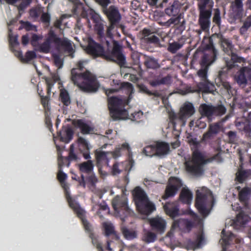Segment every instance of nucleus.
<instances>
[{
    "label": "nucleus",
    "instance_id": "obj_23",
    "mask_svg": "<svg viewBox=\"0 0 251 251\" xmlns=\"http://www.w3.org/2000/svg\"><path fill=\"white\" fill-rule=\"evenodd\" d=\"M66 198L69 203V206L74 210V212L77 215L78 217H82V214H84L85 211L81 208L80 205L76 201L72 198L67 191L66 192Z\"/></svg>",
    "mask_w": 251,
    "mask_h": 251
},
{
    "label": "nucleus",
    "instance_id": "obj_38",
    "mask_svg": "<svg viewBox=\"0 0 251 251\" xmlns=\"http://www.w3.org/2000/svg\"><path fill=\"white\" fill-rule=\"evenodd\" d=\"M94 165L91 160H88L78 165L79 170L81 172L89 174L93 172Z\"/></svg>",
    "mask_w": 251,
    "mask_h": 251
},
{
    "label": "nucleus",
    "instance_id": "obj_37",
    "mask_svg": "<svg viewBox=\"0 0 251 251\" xmlns=\"http://www.w3.org/2000/svg\"><path fill=\"white\" fill-rule=\"evenodd\" d=\"M198 11H212L214 6L213 0H197Z\"/></svg>",
    "mask_w": 251,
    "mask_h": 251
},
{
    "label": "nucleus",
    "instance_id": "obj_35",
    "mask_svg": "<svg viewBox=\"0 0 251 251\" xmlns=\"http://www.w3.org/2000/svg\"><path fill=\"white\" fill-rule=\"evenodd\" d=\"M246 70H247V67L242 68L235 77L236 82L240 86L245 87L247 83Z\"/></svg>",
    "mask_w": 251,
    "mask_h": 251
},
{
    "label": "nucleus",
    "instance_id": "obj_43",
    "mask_svg": "<svg viewBox=\"0 0 251 251\" xmlns=\"http://www.w3.org/2000/svg\"><path fill=\"white\" fill-rule=\"evenodd\" d=\"M121 231L125 239L131 240L137 237V232L133 229H129L126 226L121 227Z\"/></svg>",
    "mask_w": 251,
    "mask_h": 251
},
{
    "label": "nucleus",
    "instance_id": "obj_30",
    "mask_svg": "<svg viewBox=\"0 0 251 251\" xmlns=\"http://www.w3.org/2000/svg\"><path fill=\"white\" fill-rule=\"evenodd\" d=\"M78 159L77 156L75 153L74 151V146L71 145L70 146V151L68 157H64L63 156H60L58 157V166L59 167H62L64 165L63 161H66L67 163V167L70 166V162L72 161H77Z\"/></svg>",
    "mask_w": 251,
    "mask_h": 251
},
{
    "label": "nucleus",
    "instance_id": "obj_10",
    "mask_svg": "<svg viewBox=\"0 0 251 251\" xmlns=\"http://www.w3.org/2000/svg\"><path fill=\"white\" fill-rule=\"evenodd\" d=\"M217 51L215 49L208 53H205L201 57L200 65L201 68L198 72V75L202 80H207V73L208 67L216 59Z\"/></svg>",
    "mask_w": 251,
    "mask_h": 251
},
{
    "label": "nucleus",
    "instance_id": "obj_60",
    "mask_svg": "<svg viewBox=\"0 0 251 251\" xmlns=\"http://www.w3.org/2000/svg\"><path fill=\"white\" fill-rule=\"evenodd\" d=\"M81 221L82 225L84 226L85 230L87 231L88 233H91V225L90 223L88 222V221L85 218V212L84 214H82V217H78Z\"/></svg>",
    "mask_w": 251,
    "mask_h": 251
},
{
    "label": "nucleus",
    "instance_id": "obj_51",
    "mask_svg": "<svg viewBox=\"0 0 251 251\" xmlns=\"http://www.w3.org/2000/svg\"><path fill=\"white\" fill-rule=\"evenodd\" d=\"M183 44L179 43L178 42H174L170 43L168 47V50L172 53H175L178 50L180 49L183 47Z\"/></svg>",
    "mask_w": 251,
    "mask_h": 251
},
{
    "label": "nucleus",
    "instance_id": "obj_28",
    "mask_svg": "<svg viewBox=\"0 0 251 251\" xmlns=\"http://www.w3.org/2000/svg\"><path fill=\"white\" fill-rule=\"evenodd\" d=\"M117 25H112L109 24V25L107 27L105 35L103 38L102 44L105 45L108 48L111 47V44H114V42L116 41L114 39L113 35L112 30Z\"/></svg>",
    "mask_w": 251,
    "mask_h": 251
},
{
    "label": "nucleus",
    "instance_id": "obj_61",
    "mask_svg": "<svg viewBox=\"0 0 251 251\" xmlns=\"http://www.w3.org/2000/svg\"><path fill=\"white\" fill-rule=\"evenodd\" d=\"M81 221L82 225L84 226L85 230L87 231L88 233H91V225L90 223L88 222V221L85 218V212L84 214H82V217H78Z\"/></svg>",
    "mask_w": 251,
    "mask_h": 251
},
{
    "label": "nucleus",
    "instance_id": "obj_1",
    "mask_svg": "<svg viewBox=\"0 0 251 251\" xmlns=\"http://www.w3.org/2000/svg\"><path fill=\"white\" fill-rule=\"evenodd\" d=\"M87 60H79L75 67L71 70V80L84 92L95 93L98 91L100 84L96 76L85 69Z\"/></svg>",
    "mask_w": 251,
    "mask_h": 251
},
{
    "label": "nucleus",
    "instance_id": "obj_3",
    "mask_svg": "<svg viewBox=\"0 0 251 251\" xmlns=\"http://www.w3.org/2000/svg\"><path fill=\"white\" fill-rule=\"evenodd\" d=\"M53 44L55 48L57 50L64 49L68 51L73 50V48L70 41L67 38H61L59 37L52 30H50L48 33V36L45 41L39 46L40 51L45 53H48L51 49V45Z\"/></svg>",
    "mask_w": 251,
    "mask_h": 251
},
{
    "label": "nucleus",
    "instance_id": "obj_53",
    "mask_svg": "<svg viewBox=\"0 0 251 251\" xmlns=\"http://www.w3.org/2000/svg\"><path fill=\"white\" fill-rule=\"evenodd\" d=\"M58 167L59 169L57 173V177L63 188L66 191V184H65V181L67 178V175L62 172L61 170L62 167H59V166Z\"/></svg>",
    "mask_w": 251,
    "mask_h": 251
},
{
    "label": "nucleus",
    "instance_id": "obj_8",
    "mask_svg": "<svg viewBox=\"0 0 251 251\" xmlns=\"http://www.w3.org/2000/svg\"><path fill=\"white\" fill-rule=\"evenodd\" d=\"M112 205L117 216L120 217L123 222H125V218L131 216L133 211L129 207L127 201L125 198L116 196L112 201Z\"/></svg>",
    "mask_w": 251,
    "mask_h": 251
},
{
    "label": "nucleus",
    "instance_id": "obj_25",
    "mask_svg": "<svg viewBox=\"0 0 251 251\" xmlns=\"http://www.w3.org/2000/svg\"><path fill=\"white\" fill-rule=\"evenodd\" d=\"M250 219L251 218L249 215L241 211L237 215L236 219L233 220V226L234 228L239 229L241 227L245 226Z\"/></svg>",
    "mask_w": 251,
    "mask_h": 251
},
{
    "label": "nucleus",
    "instance_id": "obj_4",
    "mask_svg": "<svg viewBox=\"0 0 251 251\" xmlns=\"http://www.w3.org/2000/svg\"><path fill=\"white\" fill-rule=\"evenodd\" d=\"M133 196L137 209L140 214L148 216L155 210V205L149 200L145 191L140 187L135 188Z\"/></svg>",
    "mask_w": 251,
    "mask_h": 251
},
{
    "label": "nucleus",
    "instance_id": "obj_47",
    "mask_svg": "<svg viewBox=\"0 0 251 251\" xmlns=\"http://www.w3.org/2000/svg\"><path fill=\"white\" fill-rule=\"evenodd\" d=\"M241 22L243 23V25L240 28L239 32L241 35H243L247 33L251 27V15H249L245 20Z\"/></svg>",
    "mask_w": 251,
    "mask_h": 251
},
{
    "label": "nucleus",
    "instance_id": "obj_59",
    "mask_svg": "<svg viewBox=\"0 0 251 251\" xmlns=\"http://www.w3.org/2000/svg\"><path fill=\"white\" fill-rule=\"evenodd\" d=\"M86 181L92 186H94L98 182V178L92 172L88 174V176L86 177Z\"/></svg>",
    "mask_w": 251,
    "mask_h": 251
},
{
    "label": "nucleus",
    "instance_id": "obj_29",
    "mask_svg": "<svg viewBox=\"0 0 251 251\" xmlns=\"http://www.w3.org/2000/svg\"><path fill=\"white\" fill-rule=\"evenodd\" d=\"M156 155L163 156L168 154L170 151L169 145L163 141H157L154 144Z\"/></svg>",
    "mask_w": 251,
    "mask_h": 251
},
{
    "label": "nucleus",
    "instance_id": "obj_2",
    "mask_svg": "<svg viewBox=\"0 0 251 251\" xmlns=\"http://www.w3.org/2000/svg\"><path fill=\"white\" fill-rule=\"evenodd\" d=\"M208 161L204 154L198 149H195L192 151L191 156L184 162L185 171L193 177H200L204 174V166Z\"/></svg>",
    "mask_w": 251,
    "mask_h": 251
},
{
    "label": "nucleus",
    "instance_id": "obj_20",
    "mask_svg": "<svg viewBox=\"0 0 251 251\" xmlns=\"http://www.w3.org/2000/svg\"><path fill=\"white\" fill-rule=\"evenodd\" d=\"M194 226V223L192 221L184 219H179L173 222L171 230L172 231L178 229L182 232H188Z\"/></svg>",
    "mask_w": 251,
    "mask_h": 251
},
{
    "label": "nucleus",
    "instance_id": "obj_45",
    "mask_svg": "<svg viewBox=\"0 0 251 251\" xmlns=\"http://www.w3.org/2000/svg\"><path fill=\"white\" fill-rule=\"evenodd\" d=\"M204 239L203 233L201 232L197 235V239L195 241H191L189 243V245L192 249L195 250L201 247Z\"/></svg>",
    "mask_w": 251,
    "mask_h": 251
},
{
    "label": "nucleus",
    "instance_id": "obj_33",
    "mask_svg": "<svg viewBox=\"0 0 251 251\" xmlns=\"http://www.w3.org/2000/svg\"><path fill=\"white\" fill-rule=\"evenodd\" d=\"M180 4L178 1H174L173 3L165 10V13L172 17H175L180 13Z\"/></svg>",
    "mask_w": 251,
    "mask_h": 251
},
{
    "label": "nucleus",
    "instance_id": "obj_21",
    "mask_svg": "<svg viewBox=\"0 0 251 251\" xmlns=\"http://www.w3.org/2000/svg\"><path fill=\"white\" fill-rule=\"evenodd\" d=\"M149 223L152 230L162 234L165 231L166 222L162 218L156 216L149 219Z\"/></svg>",
    "mask_w": 251,
    "mask_h": 251
},
{
    "label": "nucleus",
    "instance_id": "obj_46",
    "mask_svg": "<svg viewBox=\"0 0 251 251\" xmlns=\"http://www.w3.org/2000/svg\"><path fill=\"white\" fill-rule=\"evenodd\" d=\"M251 192V189L246 187L243 188L239 193V200L241 202L246 203Z\"/></svg>",
    "mask_w": 251,
    "mask_h": 251
},
{
    "label": "nucleus",
    "instance_id": "obj_26",
    "mask_svg": "<svg viewBox=\"0 0 251 251\" xmlns=\"http://www.w3.org/2000/svg\"><path fill=\"white\" fill-rule=\"evenodd\" d=\"M163 208L166 214L174 218L179 215V207L176 202H168L163 206Z\"/></svg>",
    "mask_w": 251,
    "mask_h": 251
},
{
    "label": "nucleus",
    "instance_id": "obj_11",
    "mask_svg": "<svg viewBox=\"0 0 251 251\" xmlns=\"http://www.w3.org/2000/svg\"><path fill=\"white\" fill-rule=\"evenodd\" d=\"M104 58L107 61L115 62L121 67L124 66L126 63V57L122 53V47L118 41H115L114 44H113L111 52H105Z\"/></svg>",
    "mask_w": 251,
    "mask_h": 251
},
{
    "label": "nucleus",
    "instance_id": "obj_6",
    "mask_svg": "<svg viewBox=\"0 0 251 251\" xmlns=\"http://www.w3.org/2000/svg\"><path fill=\"white\" fill-rule=\"evenodd\" d=\"M195 108L190 102L185 103L176 114L174 112L169 113L170 122L174 128L177 125L183 126L185 125L187 119L195 113Z\"/></svg>",
    "mask_w": 251,
    "mask_h": 251
},
{
    "label": "nucleus",
    "instance_id": "obj_17",
    "mask_svg": "<svg viewBox=\"0 0 251 251\" xmlns=\"http://www.w3.org/2000/svg\"><path fill=\"white\" fill-rule=\"evenodd\" d=\"M90 15V19L94 24V30L98 35V37L101 42H103V38H104V21L99 14L94 11L91 12Z\"/></svg>",
    "mask_w": 251,
    "mask_h": 251
},
{
    "label": "nucleus",
    "instance_id": "obj_16",
    "mask_svg": "<svg viewBox=\"0 0 251 251\" xmlns=\"http://www.w3.org/2000/svg\"><path fill=\"white\" fill-rule=\"evenodd\" d=\"M182 186V181L179 178L175 176L171 177L162 198L166 200L170 197H174Z\"/></svg>",
    "mask_w": 251,
    "mask_h": 251
},
{
    "label": "nucleus",
    "instance_id": "obj_58",
    "mask_svg": "<svg viewBox=\"0 0 251 251\" xmlns=\"http://www.w3.org/2000/svg\"><path fill=\"white\" fill-rule=\"evenodd\" d=\"M124 151H126L128 152L130 151V148L128 144L125 143L123 144L121 147L117 148L114 151L115 155L117 156H120L122 154V152Z\"/></svg>",
    "mask_w": 251,
    "mask_h": 251
},
{
    "label": "nucleus",
    "instance_id": "obj_57",
    "mask_svg": "<svg viewBox=\"0 0 251 251\" xmlns=\"http://www.w3.org/2000/svg\"><path fill=\"white\" fill-rule=\"evenodd\" d=\"M143 153L147 156H152L156 155L154 145L145 147L143 151Z\"/></svg>",
    "mask_w": 251,
    "mask_h": 251
},
{
    "label": "nucleus",
    "instance_id": "obj_56",
    "mask_svg": "<svg viewBox=\"0 0 251 251\" xmlns=\"http://www.w3.org/2000/svg\"><path fill=\"white\" fill-rule=\"evenodd\" d=\"M212 21L218 26H220L221 24V12L219 8H216L214 11V15L212 18Z\"/></svg>",
    "mask_w": 251,
    "mask_h": 251
},
{
    "label": "nucleus",
    "instance_id": "obj_15",
    "mask_svg": "<svg viewBox=\"0 0 251 251\" xmlns=\"http://www.w3.org/2000/svg\"><path fill=\"white\" fill-rule=\"evenodd\" d=\"M159 24L161 26L169 27L173 25L175 26V32L181 34L185 29L186 21L182 17V14H179L175 17H172L166 22H160Z\"/></svg>",
    "mask_w": 251,
    "mask_h": 251
},
{
    "label": "nucleus",
    "instance_id": "obj_7",
    "mask_svg": "<svg viewBox=\"0 0 251 251\" xmlns=\"http://www.w3.org/2000/svg\"><path fill=\"white\" fill-rule=\"evenodd\" d=\"M212 201V196L210 191L206 189L197 191L195 206L203 217L209 214L210 210L208 207L211 205Z\"/></svg>",
    "mask_w": 251,
    "mask_h": 251
},
{
    "label": "nucleus",
    "instance_id": "obj_62",
    "mask_svg": "<svg viewBox=\"0 0 251 251\" xmlns=\"http://www.w3.org/2000/svg\"><path fill=\"white\" fill-rule=\"evenodd\" d=\"M144 40L145 42L148 44H153L155 45L158 44L160 41L159 38L154 35L145 38Z\"/></svg>",
    "mask_w": 251,
    "mask_h": 251
},
{
    "label": "nucleus",
    "instance_id": "obj_31",
    "mask_svg": "<svg viewBox=\"0 0 251 251\" xmlns=\"http://www.w3.org/2000/svg\"><path fill=\"white\" fill-rule=\"evenodd\" d=\"M226 75V74L222 71H220L218 77L216 79L215 82L218 87H222L228 92L230 91L231 87L229 83L224 78V76Z\"/></svg>",
    "mask_w": 251,
    "mask_h": 251
},
{
    "label": "nucleus",
    "instance_id": "obj_27",
    "mask_svg": "<svg viewBox=\"0 0 251 251\" xmlns=\"http://www.w3.org/2000/svg\"><path fill=\"white\" fill-rule=\"evenodd\" d=\"M74 134V132L71 127H63L58 133V136L61 141L68 143L72 140Z\"/></svg>",
    "mask_w": 251,
    "mask_h": 251
},
{
    "label": "nucleus",
    "instance_id": "obj_54",
    "mask_svg": "<svg viewBox=\"0 0 251 251\" xmlns=\"http://www.w3.org/2000/svg\"><path fill=\"white\" fill-rule=\"evenodd\" d=\"M103 226L104 228L105 235L106 236L108 237L111 235H114L116 238H118L116 234V232L114 230V226L112 225L104 223L103 224Z\"/></svg>",
    "mask_w": 251,
    "mask_h": 251
},
{
    "label": "nucleus",
    "instance_id": "obj_13",
    "mask_svg": "<svg viewBox=\"0 0 251 251\" xmlns=\"http://www.w3.org/2000/svg\"><path fill=\"white\" fill-rule=\"evenodd\" d=\"M101 13L106 17L109 24L119 25L122 19V16L119 8L115 5L105 6L100 9Z\"/></svg>",
    "mask_w": 251,
    "mask_h": 251
},
{
    "label": "nucleus",
    "instance_id": "obj_48",
    "mask_svg": "<svg viewBox=\"0 0 251 251\" xmlns=\"http://www.w3.org/2000/svg\"><path fill=\"white\" fill-rule=\"evenodd\" d=\"M250 173L248 170H239L236 173V178L239 183H243L249 176Z\"/></svg>",
    "mask_w": 251,
    "mask_h": 251
},
{
    "label": "nucleus",
    "instance_id": "obj_44",
    "mask_svg": "<svg viewBox=\"0 0 251 251\" xmlns=\"http://www.w3.org/2000/svg\"><path fill=\"white\" fill-rule=\"evenodd\" d=\"M206 126L205 119L202 116L197 119L192 120L189 123V126L190 127H195L200 129H203Z\"/></svg>",
    "mask_w": 251,
    "mask_h": 251
},
{
    "label": "nucleus",
    "instance_id": "obj_5",
    "mask_svg": "<svg viewBox=\"0 0 251 251\" xmlns=\"http://www.w3.org/2000/svg\"><path fill=\"white\" fill-rule=\"evenodd\" d=\"M126 100L118 97H111L108 99V105L111 117L114 120L124 119L128 115L125 107L127 104Z\"/></svg>",
    "mask_w": 251,
    "mask_h": 251
},
{
    "label": "nucleus",
    "instance_id": "obj_49",
    "mask_svg": "<svg viewBox=\"0 0 251 251\" xmlns=\"http://www.w3.org/2000/svg\"><path fill=\"white\" fill-rule=\"evenodd\" d=\"M120 90H125L127 94H129L128 98H130V95L133 93V87L132 84L128 82H124L120 84Z\"/></svg>",
    "mask_w": 251,
    "mask_h": 251
},
{
    "label": "nucleus",
    "instance_id": "obj_42",
    "mask_svg": "<svg viewBox=\"0 0 251 251\" xmlns=\"http://www.w3.org/2000/svg\"><path fill=\"white\" fill-rule=\"evenodd\" d=\"M239 130L243 131L246 135L250 136L251 133V124L248 121L245 120L244 122H239L236 125Z\"/></svg>",
    "mask_w": 251,
    "mask_h": 251
},
{
    "label": "nucleus",
    "instance_id": "obj_41",
    "mask_svg": "<svg viewBox=\"0 0 251 251\" xmlns=\"http://www.w3.org/2000/svg\"><path fill=\"white\" fill-rule=\"evenodd\" d=\"M222 238L225 245H228L233 243L236 240V237L230 231L226 232L225 229L222 231Z\"/></svg>",
    "mask_w": 251,
    "mask_h": 251
},
{
    "label": "nucleus",
    "instance_id": "obj_52",
    "mask_svg": "<svg viewBox=\"0 0 251 251\" xmlns=\"http://www.w3.org/2000/svg\"><path fill=\"white\" fill-rule=\"evenodd\" d=\"M39 95L41 98V103L44 108V111H50V107L49 105L50 97L49 96L41 95V93H39Z\"/></svg>",
    "mask_w": 251,
    "mask_h": 251
},
{
    "label": "nucleus",
    "instance_id": "obj_63",
    "mask_svg": "<svg viewBox=\"0 0 251 251\" xmlns=\"http://www.w3.org/2000/svg\"><path fill=\"white\" fill-rule=\"evenodd\" d=\"M230 54H231V60L234 63L245 62V60L243 57L238 56L236 53L232 52V51Z\"/></svg>",
    "mask_w": 251,
    "mask_h": 251
},
{
    "label": "nucleus",
    "instance_id": "obj_19",
    "mask_svg": "<svg viewBox=\"0 0 251 251\" xmlns=\"http://www.w3.org/2000/svg\"><path fill=\"white\" fill-rule=\"evenodd\" d=\"M212 11H199L198 24L203 31L209 30Z\"/></svg>",
    "mask_w": 251,
    "mask_h": 251
},
{
    "label": "nucleus",
    "instance_id": "obj_50",
    "mask_svg": "<svg viewBox=\"0 0 251 251\" xmlns=\"http://www.w3.org/2000/svg\"><path fill=\"white\" fill-rule=\"evenodd\" d=\"M60 98L61 102L65 106H68L71 103V99L68 91L62 90L60 94Z\"/></svg>",
    "mask_w": 251,
    "mask_h": 251
},
{
    "label": "nucleus",
    "instance_id": "obj_55",
    "mask_svg": "<svg viewBox=\"0 0 251 251\" xmlns=\"http://www.w3.org/2000/svg\"><path fill=\"white\" fill-rule=\"evenodd\" d=\"M156 238V235L155 233L148 231L146 233L143 237V240L148 243L153 242Z\"/></svg>",
    "mask_w": 251,
    "mask_h": 251
},
{
    "label": "nucleus",
    "instance_id": "obj_34",
    "mask_svg": "<svg viewBox=\"0 0 251 251\" xmlns=\"http://www.w3.org/2000/svg\"><path fill=\"white\" fill-rule=\"evenodd\" d=\"M221 129V125L220 123H215L209 126L207 132L203 134V138L206 139H210L213 135L218 133Z\"/></svg>",
    "mask_w": 251,
    "mask_h": 251
},
{
    "label": "nucleus",
    "instance_id": "obj_36",
    "mask_svg": "<svg viewBox=\"0 0 251 251\" xmlns=\"http://www.w3.org/2000/svg\"><path fill=\"white\" fill-rule=\"evenodd\" d=\"M172 83V76L170 75L162 78H156L150 82L152 87H156L160 85H170Z\"/></svg>",
    "mask_w": 251,
    "mask_h": 251
},
{
    "label": "nucleus",
    "instance_id": "obj_32",
    "mask_svg": "<svg viewBox=\"0 0 251 251\" xmlns=\"http://www.w3.org/2000/svg\"><path fill=\"white\" fill-rule=\"evenodd\" d=\"M218 36L223 51L229 55L233 48L232 42L229 39L225 38L222 35H218Z\"/></svg>",
    "mask_w": 251,
    "mask_h": 251
},
{
    "label": "nucleus",
    "instance_id": "obj_14",
    "mask_svg": "<svg viewBox=\"0 0 251 251\" xmlns=\"http://www.w3.org/2000/svg\"><path fill=\"white\" fill-rule=\"evenodd\" d=\"M244 0H234L231 2L228 13L230 23H234L238 20L241 21L242 19L244 14Z\"/></svg>",
    "mask_w": 251,
    "mask_h": 251
},
{
    "label": "nucleus",
    "instance_id": "obj_18",
    "mask_svg": "<svg viewBox=\"0 0 251 251\" xmlns=\"http://www.w3.org/2000/svg\"><path fill=\"white\" fill-rule=\"evenodd\" d=\"M86 52L94 57H101L104 58L105 52L103 47L92 39H89L86 49Z\"/></svg>",
    "mask_w": 251,
    "mask_h": 251
},
{
    "label": "nucleus",
    "instance_id": "obj_64",
    "mask_svg": "<svg viewBox=\"0 0 251 251\" xmlns=\"http://www.w3.org/2000/svg\"><path fill=\"white\" fill-rule=\"evenodd\" d=\"M36 57V53L33 51H28L26 52L24 62H27Z\"/></svg>",
    "mask_w": 251,
    "mask_h": 251
},
{
    "label": "nucleus",
    "instance_id": "obj_39",
    "mask_svg": "<svg viewBox=\"0 0 251 251\" xmlns=\"http://www.w3.org/2000/svg\"><path fill=\"white\" fill-rule=\"evenodd\" d=\"M144 64L145 66L148 69H156L160 67V65L157 60L154 57L144 55Z\"/></svg>",
    "mask_w": 251,
    "mask_h": 251
},
{
    "label": "nucleus",
    "instance_id": "obj_9",
    "mask_svg": "<svg viewBox=\"0 0 251 251\" xmlns=\"http://www.w3.org/2000/svg\"><path fill=\"white\" fill-rule=\"evenodd\" d=\"M226 109L225 106L222 104L214 106L206 103L201 104L199 108V112L202 117H207L208 120H211L213 116H221L225 114Z\"/></svg>",
    "mask_w": 251,
    "mask_h": 251
},
{
    "label": "nucleus",
    "instance_id": "obj_40",
    "mask_svg": "<svg viewBox=\"0 0 251 251\" xmlns=\"http://www.w3.org/2000/svg\"><path fill=\"white\" fill-rule=\"evenodd\" d=\"M193 195L192 192L187 188H183L179 195L180 201L186 204H189L191 202Z\"/></svg>",
    "mask_w": 251,
    "mask_h": 251
},
{
    "label": "nucleus",
    "instance_id": "obj_24",
    "mask_svg": "<svg viewBox=\"0 0 251 251\" xmlns=\"http://www.w3.org/2000/svg\"><path fill=\"white\" fill-rule=\"evenodd\" d=\"M74 126L79 128L81 133L83 134H88L94 132V128L87 124L82 119H78L73 122Z\"/></svg>",
    "mask_w": 251,
    "mask_h": 251
},
{
    "label": "nucleus",
    "instance_id": "obj_12",
    "mask_svg": "<svg viewBox=\"0 0 251 251\" xmlns=\"http://www.w3.org/2000/svg\"><path fill=\"white\" fill-rule=\"evenodd\" d=\"M215 90V86L213 83L210 82L208 79L200 82L196 86H187L182 90L183 95L189 93L201 92L204 93H213Z\"/></svg>",
    "mask_w": 251,
    "mask_h": 251
},
{
    "label": "nucleus",
    "instance_id": "obj_22",
    "mask_svg": "<svg viewBox=\"0 0 251 251\" xmlns=\"http://www.w3.org/2000/svg\"><path fill=\"white\" fill-rule=\"evenodd\" d=\"M108 152L97 150L95 151L96 159V165L100 170L103 166H108L109 160L107 158Z\"/></svg>",
    "mask_w": 251,
    "mask_h": 251
}]
</instances>
